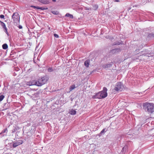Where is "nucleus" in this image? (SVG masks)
Wrapping results in <instances>:
<instances>
[{
    "label": "nucleus",
    "instance_id": "obj_7",
    "mask_svg": "<svg viewBox=\"0 0 154 154\" xmlns=\"http://www.w3.org/2000/svg\"><path fill=\"white\" fill-rule=\"evenodd\" d=\"M140 54L142 55L147 56L148 57H150L151 56L148 50H146L141 51L140 52Z\"/></svg>",
    "mask_w": 154,
    "mask_h": 154
},
{
    "label": "nucleus",
    "instance_id": "obj_16",
    "mask_svg": "<svg viewBox=\"0 0 154 154\" xmlns=\"http://www.w3.org/2000/svg\"><path fill=\"white\" fill-rule=\"evenodd\" d=\"M90 60H86L84 62V65L85 66L88 67L89 66V64Z\"/></svg>",
    "mask_w": 154,
    "mask_h": 154
},
{
    "label": "nucleus",
    "instance_id": "obj_19",
    "mask_svg": "<svg viewBox=\"0 0 154 154\" xmlns=\"http://www.w3.org/2000/svg\"><path fill=\"white\" fill-rule=\"evenodd\" d=\"M2 47L3 49L5 50L8 48V45L7 44L5 43L2 45Z\"/></svg>",
    "mask_w": 154,
    "mask_h": 154
},
{
    "label": "nucleus",
    "instance_id": "obj_30",
    "mask_svg": "<svg viewBox=\"0 0 154 154\" xmlns=\"http://www.w3.org/2000/svg\"><path fill=\"white\" fill-rule=\"evenodd\" d=\"M4 16L3 14H1L0 15V17L2 19L4 18Z\"/></svg>",
    "mask_w": 154,
    "mask_h": 154
},
{
    "label": "nucleus",
    "instance_id": "obj_10",
    "mask_svg": "<svg viewBox=\"0 0 154 154\" xmlns=\"http://www.w3.org/2000/svg\"><path fill=\"white\" fill-rule=\"evenodd\" d=\"M8 132V130L7 128H5V129L3 130L2 131V132L0 133V134H3V136H6L7 135Z\"/></svg>",
    "mask_w": 154,
    "mask_h": 154
},
{
    "label": "nucleus",
    "instance_id": "obj_28",
    "mask_svg": "<svg viewBox=\"0 0 154 154\" xmlns=\"http://www.w3.org/2000/svg\"><path fill=\"white\" fill-rule=\"evenodd\" d=\"M48 71L49 72H52L53 71V69L52 68L50 67L48 69Z\"/></svg>",
    "mask_w": 154,
    "mask_h": 154
},
{
    "label": "nucleus",
    "instance_id": "obj_22",
    "mask_svg": "<svg viewBox=\"0 0 154 154\" xmlns=\"http://www.w3.org/2000/svg\"><path fill=\"white\" fill-rule=\"evenodd\" d=\"M4 29V31L5 32L6 34L8 36L9 35V33L7 31V27L3 28Z\"/></svg>",
    "mask_w": 154,
    "mask_h": 154
},
{
    "label": "nucleus",
    "instance_id": "obj_23",
    "mask_svg": "<svg viewBox=\"0 0 154 154\" xmlns=\"http://www.w3.org/2000/svg\"><path fill=\"white\" fill-rule=\"evenodd\" d=\"M98 8V6L97 5H93L94 9V10H97Z\"/></svg>",
    "mask_w": 154,
    "mask_h": 154
},
{
    "label": "nucleus",
    "instance_id": "obj_32",
    "mask_svg": "<svg viewBox=\"0 0 154 154\" xmlns=\"http://www.w3.org/2000/svg\"><path fill=\"white\" fill-rule=\"evenodd\" d=\"M114 1L116 2H119V0H115Z\"/></svg>",
    "mask_w": 154,
    "mask_h": 154
},
{
    "label": "nucleus",
    "instance_id": "obj_4",
    "mask_svg": "<svg viewBox=\"0 0 154 154\" xmlns=\"http://www.w3.org/2000/svg\"><path fill=\"white\" fill-rule=\"evenodd\" d=\"M12 17L14 23H17L19 22L20 16L17 13H14L12 15Z\"/></svg>",
    "mask_w": 154,
    "mask_h": 154
},
{
    "label": "nucleus",
    "instance_id": "obj_5",
    "mask_svg": "<svg viewBox=\"0 0 154 154\" xmlns=\"http://www.w3.org/2000/svg\"><path fill=\"white\" fill-rule=\"evenodd\" d=\"M124 88V86L122 82H118L115 85L114 89L117 91H122Z\"/></svg>",
    "mask_w": 154,
    "mask_h": 154
},
{
    "label": "nucleus",
    "instance_id": "obj_36",
    "mask_svg": "<svg viewBox=\"0 0 154 154\" xmlns=\"http://www.w3.org/2000/svg\"><path fill=\"white\" fill-rule=\"evenodd\" d=\"M138 94H140V93H141V92H138Z\"/></svg>",
    "mask_w": 154,
    "mask_h": 154
},
{
    "label": "nucleus",
    "instance_id": "obj_14",
    "mask_svg": "<svg viewBox=\"0 0 154 154\" xmlns=\"http://www.w3.org/2000/svg\"><path fill=\"white\" fill-rule=\"evenodd\" d=\"M107 130L106 128L103 129L99 134V136H101L103 134H104L105 132H106Z\"/></svg>",
    "mask_w": 154,
    "mask_h": 154
},
{
    "label": "nucleus",
    "instance_id": "obj_31",
    "mask_svg": "<svg viewBox=\"0 0 154 154\" xmlns=\"http://www.w3.org/2000/svg\"><path fill=\"white\" fill-rule=\"evenodd\" d=\"M18 27L20 29H21L22 28V26L21 25H19V26H18Z\"/></svg>",
    "mask_w": 154,
    "mask_h": 154
},
{
    "label": "nucleus",
    "instance_id": "obj_12",
    "mask_svg": "<svg viewBox=\"0 0 154 154\" xmlns=\"http://www.w3.org/2000/svg\"><path fill=\"white\" fill-rule=\"evenodd\" d=\"M76 88V87H75V85L74 84L70 86L69 88V91L68 92V93L74 90Z\"/></svg>",
    "mask_w": 154,
    "mask_h": 154
},
{
    "label": "nucleus",
    "instance_id": "obj_20",
    "mask_svg": "<svg viewBox=\"0 0 154 154\" xmlns=\"http://www.w3.org/2000/svg\"><path fill=\"white\" fill-rule=\"evenodd\" d=\"M0 22L1 23V24L2 26V27L3 28H5L6 27L5 24L3 22L0 20Z\"/></svg>",
    "mask_w": 154,
    "mask_h": 154
},
{
    "label": "nucleus",
    "instance_id": "obj_18",
    "mask_svg": "<svg viewBox=\"0 0 154 154\" xmlns=\"http://www.w3.org/2000/svg\"><path fill=\"white\" fill-rule=\"evenodd\" d=\"M76 111L75 110H74L73 109H72L70 111H69V113L72 115H74L76 114Z\"/></svg>",
    "mask_w": 154,
    "mask_h": 154
},
{
    "label": "nucleus",
    "instance_id": "obj_34",
    "mask_svg": "<svg viewBox=\"0 0 154 154\" xmlns=\"http://www.w3.org/2000/svg\"><path fill=\"white\" fill-rule=\"evenodd\" d=\"M52 1L53 2H55L56 1V0H52Z\"/></svg>",
    "mask_w": 154,
    "mask_h": 154
},
{
    "label": "nucleus",
    "instance_id": "obj_15",
    "mask_svg": "<svg viewBox=\"0 0 154 154\" xmlns=\"http://www.w3.org/2000/svg\"><path fill=\"white\" fill-rule=\"evenodd\" d=\"M40 2L44 4H48L50 2L49 1L47 0H42Z\"/></svg>",
    "mask_w": 154,
    "mask_h": 154
},
{
    "label": "nucleus",
    "instance_id": "obj_3",
    "mask_svg": "<svg viewBox=\"0 0 154 154\" xmlns=\"http://www.w3.org/2000/svg\"><path fill=\"white\" fill-rule=\"evenodd\" d=\"M143 108L146 111L149 113H152L154 111V104L148 102L144 103L143 104Z\"/></svg>",
    "mask_w": 154,
    "mask_h": 154
},
{
    "label": "nucleus",
    "instance_id": "obj_1",
    "mask_svg": "<svg viewBox=\"0 0 154 154\" xmlns=\"http://www.w3.org/2000/svg\"><path fill=\"white\" fill-rule=\"evenodd\" d=\"M48 80L47 78L45 76L40 77L38 80H34L28 83V85L31 86L35 85L38 86H41L45 84Z\"/></svg>",
    "mask_w": 154,
    "mask_h": 154
},
{
    "label": "nucleus",
    "instance_id": "obj_33",
    "mask_svg": "<svg viewBox=\"0 0 154 154\" xmlns=\"http://www.w3.org/2000/svg\"><path fill=\"white\" fill-rule=\"evenodd\" d=\"M131 9V8L129 7L128 9V11H129V10H130Z\"/></svg>",
    "mask_w": 154,
    "mask_h": 154
},
{
    "label": "nucleus",
    "instance_id": "obj_26",
    "mask_svg": "<svg viewBox=\"0 0 154 154\" xmlns=\"http://www.w3.org/2000/svg\"><path fill=\"white\" fill-rule=\"evenodd\" d=\"M4 98H5V96L4 95H0V101H2Z\"/></svg>",
    "mask_w": 154,
    "mask_h": 154
},
{
    "label": "nucleus",
    "instance_id": "obj_38",
    "mask_svg": "<svg viewBox=\"0 0 154 154\" xmlns=\"http://www.w3.org/2000/svg\"><path fill=\"white\" fill-rule=\"evenodd\" d=\"M38 1H40L39 0H38Z\"/></svg>",
    "mask_w": 154,
    "mask_h": 154
},
{
    "label": "nucleus",
    "instance_id": "obj_24",
    "mask_svg": "<svg viewBox=\"0 0 154 154\" xmlns=\"http://www.w3.org/2000/svg\"><path fill=\"white\" fill-rule=\"evenodd\" d=\"M120 44V43L119 42H114L112 45H119Z\"/></svg>",
    "mask_w": 154,
    "mask_h": 154
},
{
    "label": "nucleus",
    "instance_id": "obj_37",
    "mask_svg": "<svg viewBox=\"0 0 154 154\" xmlns=\"http://www.w3.org/2000/svg\"><path fill=\"white\" fill-rule=\"evenodd\" d=\"M148 2H150V1H151V0H150V1H149V0H148Z\"/></svg>",
    "mask_w": 154,
    "mask_h": 154
},
{
    "label": "nucleus",
    "instance_id": "obj_35",
    "mask_svg": "<svg viewBox=\"0 0 154 154\" xmlns=\"http://www.w3.org/2000/svg\"><path fill=\"white\" fill-rule=\"evenodd\" d=\"M147 0H146V1H144V2H143L142 3H144L145 2H147Z\"/></svg>",
    "mask_w": 154,
    "mask_h": 154
},
{
    "label": "nucleus",
    "instance_id": "obj_6",
    "mask_svg": "<svg viewBox=\"0 0 154 154\" xmlns=\"http://www.w3.org/2000/svg\"><path fill=\"white\" fill-rule=\"evenodd\" d=\"M23 143V140H19L16 141H14L13 142V148H15L17 146L21 144H22Z\"/></svg>",
    "mask_w": 154,
    "mask_h": 154
},
{
    "label": "nucleus",
    "instance_id": "obj_17",
    "mask_svg": "<svg viewBox=\"0 0 154 154\" xmlns=\"http://www.w3.org/2000/svg\"><path fill=\"white\" fill-rule=\"evenodd\" d=\"M65 16L66 17H69V18L71 19H73V16L72 14H70L69 13H66V14Z\"/></svg>",
    "mask_w": 154,
    "mask_h": 154
},
{
    "label": "nucleus",
    "instance_id": "obj_9",
    "mask_svg": "<svg viewBox=\"0 0 154 154\" xmlns=\"http://www.w3.org/2000/svg\"><path fill=\"white\" fill-rule=\"evenodd\" d=\"M31 7L35 9H41L42 10H47L48 9L47 8H45L43 7H40L38 6H35L34 5L31 6Z\"/></svg>",
    "mask_w": 154,
    "mask_h": 154
},
{
    "label": "nucleus",
    "instance_id": "obj_13",
    "mask_svg": "<svg viewBox=\"0 0 154 154\" xmlns=\"http://www.w3.org/2000/svg\"><path fill=\"white\" fill-rule=\"evenodd\" d=\"M112 65V63H110L109 64H106L105 65H103V67L105 68L110 67H111Z\"/></svg>",
    "mask_w": 154,
    "mask_h": 154
},
{
    "label": "nucleus",
    "instance_id": "obj_11",
    "mask_svg": "<svg viewBox=\"0 0 154 154\" xmlns=\"http://www.w3.org/2000/svg\"><path fill=\"white\" fill-rule=\"evenodd\" d=\"M121 49L120 48H116L112 49L111 50V51L112 53H116L121 51Z\"/></svg>",
    "mask_w": 154,
    "mask_h": 154
},
{
    "label": "nucleus",
    "instance_id": "obj_27",
    "mask_svg": "<svg viewBox=\"0 0 154 154\" xmlns=\"http://www.w3.org/2000/svg\"><path fill=\"white\" fill-rule=\"evenodd\" d=\"M84 9L85 10H91V8H90L85 7Z\"/></svg>",
    "mask_w": 154,
    "mask_h": 154
},
{
    "label": "nucleus",
    "instance_id": "obj_25",
    "mask_svg": "<svg viewBox=\"0 0 154 154\" xmlns=\"http://www.w3.org/2000/svg\"><path fill=\"white\" fill-rule=\"evenodd\" d=\"M148 37H154V34L153 33H150L148 35Z\"/></svg>",
    "mask_w": 154,
    "mask_h": 154
},
{
    "label": "nucleus",
    "instance_id": "obj_8",
    "mask_svg": "<svg viewBox=\"0 0 154 154\" xmlns=\"http://www.w3.org/2000/svg\"><path fill=\"white\" fill-rule=\"evenodd\" d=\"M128 149V146L127 145H125L122 149L120 152V154H124L127 151Z\"/></svg>",
    "mask_w": 154,
    "mask_h": 154
},
{
    "label": "nucleus",
    "instance_id": "obj_21",
    "mask_svg": "<svg viewBox=\"0 0 154 154\" xmlns=\"http://www.w3.org/2000/svg\"><path fill=\"white\" fill-rule=\"evenodd\" d=\"M51 12L54 14L57 15L59 14L58 11H52Z\"/></svg>",
    "mask_w": 154,
    "mask_h": 154
},
{
    "label": "nucleus",
    "instance_id": "obj_29",
    "mask_svg": "<svg viewBox=\"0 0 154 154\" xmlns=\"http://www.w3.org/2000/svg\"><path fill=\"white\" fill-rule=\"evenodd\" d=\"M54 36L55 37H56V38H58L59 37V36H58V35L57 34H54Z\"/></svg>",
    "mask_w": 154,
    "mask_h": 154
},
{
    "label": "nucleus",
    "instance_id": "obj_2",
    "mask_svg": "<svg viewBox=\"0 0 154 154\" xmlns=\"http://www.w3.org/2000/svg\"><path fill=\"white\" fill-rule=\"evenodd\" d=\"M107 89L106 87H103V91L96 93L95 95L92 97L93 99H101L106 97L107 96Z\"/></svg>",
    "mask_w": 154,
    "mask_h": 154
}]
</instances>
